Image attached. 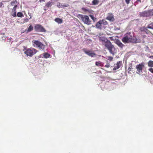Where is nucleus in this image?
Instances as JSON below:
<instances>
[{
    "label": "nucleus",
    "mask_w": 153,
    "mask_h": 153,
    "mask_svg": "<svg viewBox=\"0 0 153 153\" xmlns=\"http://www.w3.org/2000/svg\"><path fill=\"white\" fill-rule=\"evenodd\" d=\"M102 22L100 21H99L96 24V27L97 28L101 29L102 27Z\"/></svg>",
    "instance_id": "15"
},
{
    "label": "nucleus",
    "mask_w": 153,
    "mask_h": 153,
    "mask_svg": "<svg viewBox=\"0 0 153 153\" xmlns=\"http://www.w3.org/2000/svg\"><path fill=\"white\" fill-rule=\"evenodd\" d=\"M101 22H102L101 23L102 25H106L108 24L107 22L105 20H100Z\"/></svg>",
    "instance_id": "22"
},
{
    "label": "nucleus",
    "mask_w": 153,
    "mask_h": 153,
    "mask_svg": "<svg viewBox=\"0 0 153 153\" xmlns=\"http://www.w3.org/2000/svg\"><path fill=\"white\" fill-rule=\"evenodd\" d=\"M52 3L51 2H48L45 5V7H50L52 5Z\"/></svg>",
    "instance_id": "20"
},
{
    "label": "nucleus",
    "mask_w": 153,
    "mask_h": 153,
    "mask_svg": "<svg viewBox=\"0 0 153 153\" xmlns=\"http://www.w3.org/2000/svg\"><path fill=\"white\" fill-rule=\"evenodd\" d=\"M106 19L111 22L113 21L114 20V16L112 14H108Z\"/></svg>",
    "instance_id": "13"
},
{
    "label": "nucleus",
    "mask_w": 153,
    "mask_h": 153,
    "mask_svg": "<svg viewBox=\"0 0 153 153\" xmlns=\"http://www.w3.org/2000/svg\"><path fill=\"white\" fill-rule=\"evenodd\" d=\"M138 1H139L140 2H141V0H137Z\"/></svg>",
    "instance_id": "38"
},
{
    "label": "nucleus",
    "mask_w": 153,
    "mask_h": 153,
    "mask_svg": "<svg viewBox=\"0 0 153 153\" xmlns=\"http://www.w3.org/2000/svg\"><path fill=\"white\" fill-rule=\"evenodd\" d=\"M109 39L110 40H111V41H113L114 40V39L113 37H109Z\"/></svg>",
    "instance_id": "32"
},
{
    "label": "nucleus",
    "mask_w": 153,
    "mask_h": 153,
    "mask_svg": "<svg viewBox=\"0 0 153 153\" xmlns=\"http://www.w3.org/2000/svg\"><path fill=\"white\" fill-rule=\"evenodd\" d=\"M144 68V63H141L140 64L137 65L136 68L137 69V73L138 74H140L142 72V69Z\"/></svg>",
    "instance_id": "5"
},
{
    "label": "nucleus",
    "mask_w": 153,
    "mask_h": 153,
    "mask_svg": "<svg viewBox=\"0 0 153 153\" xmlns=\"http://www.w3.org/2000/svg\"><path fill=\"white\" fill-rule=\"evenodd\" d=\"M150 15H153V10H148V11L145 10L140 13L141 16L143 17L148 16Z\"/></svg>",
    "instance_id": "6"
},
{
    "label": "nucleus",
    "mask_w": 153,
    "mask_h": 153,
    "mask_svg": "<svg viewBox=\"0 0 153 153\" xmlns=\"http://www.w3.org/2000/svg\"><path fill=\"white\" fill-rule=\"evenodd\" d=\"M19 5L16 1H12L8 6V9L10 10H16L19 8Z\"/></svg>",
    "instance_id": "4"
},
{
    "label": "nucleus",
    "mask_w": 153,
    "mask_h": 153,
    "mask_svg": "<svg viewBox=\"0 0 153 153\" xmlns=\"http://www.w3.org/2000/svg\"><path fill=\"white\" fill-rule=\"evenodd\" d=\"M148 65L149 67H153V61L152 60L149 61L148 63Z\"/></svg>",
    "instance_id": "21"
},
{
    "label": "nucleus",
    "mask_w": 153,
    "mask_h": 153,
    "mask_svg": "<svg viewBox=\"0 0 153 153\" xmlns=\"http://www.w3.org/2000/svg\"><path fill=\"white\" fill-rule=\"evenodd\" d=\"M45 0H40L39 1L41 2H44Z\"/></svg>",
    "instance_id": "34"
},
{
    "label": "nucleus",
    "mask_w": 153,
    "mask_h": 153,
    "mask_svg": "<svg viewBox=\"0 0 153 153\" xmlns=\"http://www.w3.org/2000/svg\"><path fill=\"white\" fill-rule=\"evenodd\" d=\"M35 29L36 31L38 32H45L46 31L45 29L41 25H37L35 26Z\"/></svg>",
    "instance_id": "8"
},
{
    "label": "nucleus",
    "mask_w": 153,
    "mask_h": 153,
    "mask_svg": "<svg viewBox=\"0 0 153 153\" xmlns=\"http://www.w3.org/2000/svg\"><path fill=\"white\" fill-rule=\"evenodd\" d=\"M82 21L88 25H90L91 24V21L88 16H84L83 17L82 16Z\"/></svg>",
    "instance_id": "7"
},
{
    "label": "nucleus",
    "mask_w": 153,
    "mask_h": 153,
    "mask_svg": "<svg viewBox=\"0 0 153 153\" xmlns=\"http://www.w3.org/2000/svg\"><path fill=\"white\" fill-rule=\"evenodd\" d=\"M92 2L94 4L96 5L98 4V1L97 0H94Z\"/></svg>",
    "instance_id": "28"
},
{
    "label": "nucleus",
    "mask_w": 153,
    "mask_h": 153,
    "mask_svg": "<svg viewBox=\"0 0 153 153\" xmlns=\"http://www.w3.org/2000/svg\"><path fill=\"white\" fill-rule=\"evenodd\" d=\"M17 16L19 17H22L23 16V14L21 12H18L17 14Z\"/></svg>",
    "instance_id": "24"
},
{
    "label": "nucleus",
    "mask_w": 153,
    "mask_h": 153,
    "mask_svg": "<svg viewBox=\"0 0 153 153\" xmlns=\"http://www.w3.org/2000/svg\"><path fill=\"white\" fill-rule=\"evenodd\" d=\"M82 50L85 53L91 57H94L96 55L95 53L92 52V51H90L87 50V49L85 48H83Z\"/></svg>",
    "instance_id": "9"
},
{
    "label": "nucleus",
    "mask_w": 153,
    "mask_h": 153,
    "mask_svg": "<svg viewBox=\"0 0 153 153\" xmlns=\"http://www.w3.org/2000/svg\"><path fill=\"white\" fill-rule=\"evenodd\" d=\"M99 39L100 41L102 42V45L104 46L111 54L114 55L115 54V51L116 49L110 41L104 37H100Z\"/></svg>",
    "instance_id": "1"
},
{
    "label": "nucleus",
    "mask_w": 153,
    "mask_h": 153,
    "mask_svg": "<svg viewBox=\"0 0 153 153\" xmlns=\"http://www.w3.org/2000/svg\"><path fill=\"white\" fill-rule=\"evenodd\" d=\"M113 59V58L112 56H108V57L107 59L110 61H112Z\"/></svg>",
    "instance_id": "27"
},
{
    "label": "nucleus",
    "mask_w": 153,
    "mask_h": 153,
    "mask_svg": "<svg viewBox=\"0 0 153 153\" xmlns=\"http://www.w3.org/2000/svg\"><path fill=\"white\" fill-rule=\"evenodd\" d=\"M149 58H151V59H153V55L150 56H149Z\"/></svg>",
    "instance_id": "36"
},
{
    "label": "nucleus",
    "mask_w": 153,
    "mask_h": 153,
    "mask_svg": "<svg viewBox=\"0 0 153 153\" xmlns=\"http://www.w3.org/2000/svg\"><path fill=\"white\" fill-rule=\"evenodd\" d=\"M107 62V64H106L105 65V67L107 68H108L110 66V65L109 63L108 62V61H106Z\"/></svg>",
    "instance_id": "25"
},
{
    "label": "nucleus",
    "mask_w": 153,
    "mask_h": 153,
    "mask_svg": "<svg viewBox=\"0 0 153 153\" xmlns=\"http://www.w3.org/2000/svg\"><path fill=\"white\" fill-rule=\"evenodd\" d=\"M29 25V26L27 28V32H30L33 30V26L32 25L30 24Z\"/></svg>",
    "instance_id": "18"
},
{
    "label": "nucleus",
    "mask_w": 153,
    "mask_h": 153,
    "mask_svg": "<svg viewBox=\"0 0 153 153\" xmlns=\"http://www.w3.org/2000/svg\"><path fill=\"white\" fill-rule=\"evenodd\" d=\"M4 2V1L0 2V7H1L3 5V3Z\"/></svg>",
    "instance_id": "31"
},
{
    "label": "nucleus",
    "mask_w": 153,
    "mask_h": 153,
    "mask_svg": "<svg viewBox=\"0 0 153 153\" xmlns=\"http://www.w3.org/2000/svg\"><path fill=\"white\" fill-rule=\"evenodd\" d=\"M55 21L58 24H61L62 23V20L59 18H56L55 19Z\"/></svg>",
    "instance_id": "16"
},
{
    "label": "nucleus",
    "mask_w": 153,
    "mask_h": 153,
    "mask_svg": "<svg viewBox=\"0 0 153 153\" xmlns=\"http://www.w3.org/2000/svg\"><path fill=\"white\" fill-rule=\"evenodd\" d=\"M122 41L124 43L130 42L137 43L138 42L136 37L133 38L131 33L130 32L125 34L122 39Z\"/></svg>",
    "instance_id": "2"
},
{
    "label": "nucleus",
    "mask_w": 153,
    "mask_h": 153,
    "mask_svg": "<svg viewBox=\"0 0 153 153\" xmlns=\"http://www.w3.org/2000/svg\"><path fill=\"white\" fill-rule=\"evenodd\" d=\"M148 70L151 73L153 74V68H150Z\"/></svg>",
    "instance_id": "30"
},
{
    "label": "nucleus",
    "mask_w": 153,
    "mask_h": 153,
    "mask_svg": "<svg viewBox=\"0 0 153 153\" xmlns=\"http://www.w3.org/2000/svg\"><path fill=\"white\" fill-rule=\"evenodd\" d=\"M8 40H9L8 41L10 42L12 40V38L10 37V38H9Z\"/></svg>",
    "instance_id": "33"
},
{
    "label": "nucleus",
    "mask_w": 153,
    "mask_h": 153,
    "mask_svg": "<svg viewBox=\"0 0 153 153\" xmlns=\"http://www.w3.org/2000/svg\"><path fill=\"white\" fill-rule=\"evenodd\" d=\"M151 1H152V0H151Z\"/></svg>",
    "instance_id": "41"
},
{
    "label": "nucleus",
    "mask_w": 153,
    "mask_h": 153,
    "mask_svg": "<svg viewBox=\"0 0 153 153\" xmlns=\"http://www.w3.org/2000/svg\"><path fill=\"white\" fill-rule=\"evenodd\" d=\"M115 30H120V28L118 27H116L115 28Z\"/></svg>",
    "instance_id": "35"
},
{
    "label": "nucleus",
    "mask_w": 153,
    "mask_h": 153,
    "mask_svg": "<svg viewBox=\"0 0 153 153\" xmlns=\"http://www.w3.org/2000/svg\"><path fill=\"white\" fill-rule=\"evenodd\" d=\"M27 19V21H28V19Z\"/></svg>",
    "instance_id": "40"
},
{
    "label": "nucleus",
    "mask_w": 153,
    "mask_h": 153,
    "mask_svg": "<svg viewBox=\"0 0 153 153\" xmlns=\"http://www.w3.org/2000/svg\"><path fill=\"white\" fill-rule=\"evenodd\" d=\"M131 64V66H130L128 68V72L129 73V72L131 71V69H132Z\"/></svg>",
    "instance_id": "29"
},
{
    "label": "nucleus",
    "mask_w": 153,
    "mask_h": 153,
    "mask_svg": "<svg viewBox=\"0 0 153 153\" xmlns=\"http://www.w3.org/2000/svg\"><path fill=\"white\" fill-rule=\"evenodd\" d=\"M24 53L27 56L32 57L33 56L35 55L37 53L38 51L36 49L33 48H25L24 50Z\"/></svg>",
    "instance_id": "3"
},
{
    "label": "nucleus",
    "mask_w": 153,
    "mask_h": 153,
    "mask_svg": "<svg viewBox=\"0 0 153 153\" xmlns=\"http://www.w3.org/2000/svg\"><path fill=\"white\" fill-rule=\"evenodd\" d=\"M82 10H86V9H83V8H82Z\"/></svg>",
    "instance_id": "39"
},
{
    "label": "nucleus",
    "mask_w": 153,
    "mask_h": 153,
    "mask_svg": "<svg viewBox=\"0 0 153 153\" xmlns=\"http://www.w3.org/2000/svg\"><path fill=\"white\" fill-rule=\"evenodd\" d=\"M115 43L122 49H123V47L125 46V45L119 39H117L116 40L115 42Z\"/></svg>",
    "instance_id": "11"
},
{
    "label": "nucleus",
    "mask_w": 153,
    "mask_h": 153,
    "mask_svg": "<svg viewBox=\"0 0 153 153\" xmlns=\"http://www.w3.org/2000/svg\"><path fill=\"white\" fill-rule=\"evenodd\" d=\"M43 57L45 58H47L50 57L51 55L47 53H43Z\"/></svg>",
    "instance_id": "17"
},
{
    "label": "nucleus",
    "mask_w": 153,
    "mask_h": 153,
    "mask_svg": "<svg viewBox=\"0 0 153 153\" xmlns=\"http://www.w3.org/2000/svg\"><path fill=\"white\" fill-rule=\"evenodd\" d=\"M148 28H152L150 26H148V27H147Z\"/></svg>",
    "instance_id": "37"
},
{
    "label": "nucleus",
    "mask_w": 153,
    "mask_h": 153,
    "mask_svg": "<svg viewBox=\"0 0 153 153\" xmlns=\"http://www.w3.org/2000/svg\"><path fill=\"white\" fill-rule=\"evenodd\" d=\"M41 42L38 40H33L32 41L33 46L35 48H37Z\"/></svg>",
    "instance_id": "12"
},
{
    "label": "nucleus",
    "mask_w": 153,
    "mask_h": 153,
    "mask_svg": "<svg viewBox=\"0 0 153 153\" xmlns=\"http://www.w3.org/2000/svg\"><path fill=\"white\" fill-rule=\"evenodd\" d=\"M95 65L97 66L102 67L103 66V64L102 63V62L100 61L96 62H95Z\"/></svg>",
    "instance_id": "19"
},
{
    "label": "nucleus",
    "mask_w": 153,
    "mask_h": 153,
    "mask_svg": "<svg viewBox=\"0 0 153 153\" xmlns=\"http://www.w3.org/2000/svg\"><path fill=\"white\" fill-rule=\"evenodd\" d=\"M37 48H38L39 50L42 51L44 50L45 48V45L41 42Z\"/></svg>",
    "instance_id": "14"
},
{
    "label": "nucleus",
    "mask_w": 153,
    "mask_h": 153,
    "mask_svg": "<svg viewBox=\"0 0 153 153\" xmlns=\"http://www.w3.org/2000/svg\"><path fill=\"white\" fill-rule=\"evenodd\" d=\"M15 11V10H13L11 12V15L13 17L16 16V12Z\"/></svg>",
    "instance_id": "23"
},
{
    "label": "nucleus",
    "mask_w": 153,
    "mask_h": 153,
    "mask_svg": "<svg viewBox=\"0 0 153 153\" xmlns=\"http://www.w3.org/2000/svg\"><path fill=\"white\" fill-rule=\"evenodd\" d=\"M122 61H119L117 62L116 64L114 65V67L113 68L114 70H116L118 69L122 65Z\"/></svg>",
    "instance_id": "10"
},
{
    "label": "nucleus",
    "mask_w": 153,
    "mask_h": 153,
    "mask_svg": "<svg viewBox=\"0 0 153 153\" xmlns=\"http://www.w3.org/2000/svg\"><path fill=\"white\" fill-rule=\"evenodd\" d=\"M89 16L91 18V19L93 20L94 22L95 21V20L96 19V18H95L94 16L92 15H89Z\"/></svg>",
    "instance_id": "26"
}]
</instances>
